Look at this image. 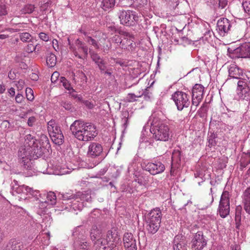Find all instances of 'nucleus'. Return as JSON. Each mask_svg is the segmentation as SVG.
<instances>
[{"instance_id":"f257e3e1","label":"nucleus","mask_w":250,"mask_h":250,"mask_svg":"<svg viewBox=\"0 0 250 250\" xmlns=\"http://www.w3.org/2000/svg\"><path fill=\"white\" fill-rule=\"evenodd\" d=\"M70 130L79 141L88 142L93 140L98 135L96 126L82 120H76L70 125Z\"/></svg>"},{"instance_id":"f03ea898","label":"nucleus","mask_w":250,"mask_h":250,"mask_svg":"<svg viewBox=\"0 0 250 250\" xmlns=\"http://www.w3.org/2000/svg\"><path fill=\"white\" fill-rule=\"evenodd\" d=\"M63 200H70V201L66 203L68 206L66 208L69 211L75 212L76 211H81L83 207L86 205L85 202H90L91 201V196L89 192L84 191V192H79L76 194H72L70 195L66 193L63 195ZM77 214V212H74Z\"/></svg>"},{"instance_id":"7ed1b4c3","label":"nucleus","mask_w":250,"mask_h":250,"mask_svg":"<svg viewBox=\"0 0 250 250\" xmlns=\"http://www.w3.org/2000/svg\"><path fill=\"white\" fill-rule=\"evenodd\" d=\"M153 137L156 140L166 142L170 138L171 131L168 125L162 121L152 123Z\"/></svg>"},{"instance_id":"20e7f679","label":"nucleus","mask_w":250,"mask_h":250,"mask_svg":"<svg viewBox=\"0 0 250 250\" xmlns=\"http://www.w3.org/2000/svg\"><path fill=\"white\" fill-rule=\"evenodd\" d=\"M122 241L115 230L107 232L106 240H98L97 244L105 246L107 244L110 250H119Z\"/></svg>"},{"instance_id":"39448f33","label":"nucleus","mask_w":250,"mask_h":250,"mask_svg":"<svg viewBox=\"0 0 250 250\" xmlns=\"http://www.w3.org/2000/svg\"><path fill=\"white\" fill-rule=\"evenodd\" d=\"M47 130L52 141L56 145H61L63 142V135L60 127L54 120H50L47 123Z\"/></svg>"},{"instance_id":"423d86ee","label":"nucleus","mask_w":250,"mask_h":250,"mask_svg":"<svg viewBox=\"0 0 250 250\" xmlns=\"http://www.w3.org/2000/svg\"><path fill=\"white\" fill-rule=\"evenodd\" d=\"M84 231L81 226H78L73 230L72 236L75 239L74 246L78 250H85L88 247V244L85 241Z\"/></svg>"},{"instance_id":"0eeeda50","label":"nucleus","mask_w":250,"mask_h":250,"mask_svg":"<svg viewBox=\"0 0 250 250\" xmlns=\"http://www.w3.org/2000/svg\"><path fill=\"white\" fill-rule=\"evenodd\" d=\"M172 99L174 102L178 110L181 111L190 105L189 96L182 91H178L174 92L172 95Z\"/></svg>"},{"instance_id":"6e6552de","label":"nucleus","mask_w":250,"mask_h":250,"mask_svg":"<svg viewBox=\"0 0 250 250\" xmlns=\"http://www.w3.org/2000/svg\"><path fill=\"white\" fill-rule=\"evenodd\" d=\"M230 195L228 191H224L221 195L218 208V214L222 218L226 217L230 211Z\"/></svg>"},{"instance_id":"1a4fd4ad","label":"nucleus","mask_w":250,"mask_h":250,"mask_svg":"<svg viewBox=\"0 0 250 250\" xmlns=\"http://www.w3.org/2000/svg\"><path fill=\"white\" fill-rule=\"evenodd\" d=\"M119 18L121 23L126 26H132L138 20V17L135 11L123 10L120 11Z\"/></svg>"},{"instance_id":"9d476101","label":"nucleus","mask_w":250,"mask_h":250,"mask_svg":"<svg viewBox=\"0 0 250 250\" xmlns=\"http://www.w3.org/2000/svg\"><path fill=\"white\" fill-rule=\"evenodd\" d=\"M68 44L70 49L73 52L76 57L79 58H83L81 53H83L85 56L88 54V47L84 43L81 41L79 39H77L75 41L74 44L71 43L69 38H68Z\"/></svg>"},{"instance_id":"9b49d317","label":"nucleus","mask_w":250,"mask_h":250,"mask_svg":"<svg viewBox=\"0 0 250 250\" xmlns=\"http://www.w3.org/2000/svg\"><path fill=\"white\" fill-rule=\"evenodd\" d=\"M38 145V141L31 134L26 136L25 147L30 148L33 156L39 157L42 155L43 152L41 147L39 146Z\"/></svg>"},{"instance_id":"f8f14e48","label":"nucleus","mask_w":250,"mask_h":250,"mask_svg":"<svg viewBox=\"0 0 250 250\" xmlns=\"http://www.w3.org/2000/svg\"><path fill=\"white\" fill-rule=\"evenodd\" d=\"M38 145V141L31 134L26 136L25 147L30 148L33 156L39 157L42 155L43 152L41 147L39 146Z\"/></svg>"},{"instance_id":"ddd939ff","label":"nucleus","mask_w":250,"mask_h":250,"mask_svg":"<svg viewBox=\"0 0 250 250\" xmlns=\"http://www.w3.org/2000/svg\"><path fill=\"white\" fill-rule=\"evenodd\" d=\"M42 164L45 168L40 170V172L43 173L62 175L69 174L71 172L70 169L64 167H55L54 168H51L52 165L50 164V166H49V164H47L45 161H43Z\"/></svg>"},{"instance_id":"4468645a","label":"nucleus","mask_w":250,"mask_h":250,"mask_svg":"<svg viewBox=\"0 0 250 250\" xmlns=\"http://www.w3.org/2000/svg\"><path fill=\"white\" fill-rule=\"evenodd\" d=\"M204 87L200 84H196L192 90V105L191 109L195 107L194 110L201 102L204 94Z\"/></svg>"},{"instance_id":"2eb2a0df","label":"nucleus","mask_w":250,"mask_h":250,"mask_svg":"<svg viewBox=\"0 0 250 250\" xmlns=\"http://www.w3.org/2000/svg\"><path fill=\"white\" fill-rule=\"evenodd\" d=\"M119 34L122 35V42L120 48L132 50L135 45L134 36L124 31H120Z\"/></svg>"},{"instance_id":"dca6fc26","label":"nucleus","mask_w":250,"mask_h":250,"mask_svg":"<svg viewBox=\"0 0 250 250\" xmlns=\"http://www.w3.org/2000/svg\"><path fill=\"white\" fill-rule=\"evenodd\" d=\"M103 151L101 144L97 142H91L87 148L86 153L88 158L95 159L99 157Z\"/></svg>"},{"instance_id":"f3484780","label":"nucleus","mask_w":250,"mask_h":250,"mask_svg":"<svg viewBox=\"0 0 250 250\" xmlns=\"http://www.w3.org/2000/svg\"><path fill=\"white\" fill-rule=\"evenodd\" d=\"M191 248L193 250H201L207 245V241L202 231H198L191 241Z\"/></svg>"},{"instance_id":"a211bd4d","label":"nucleus","mask_w":250,"mask_h":250,"mask_svg":"<svg viewBox=\"0 0 250 250\" xmlns=\"http://www.w3.org/2000/svg\"><path fill=\"white\" fill-rule=\"evenodd\" d=\"M145 170L152 175L160 174L164 171L165 167L160 161H155L154 163H148L144 166Z\"/></svg>"},{"instance_id":"6ab92c4d","label":"nucleus","mask_w":250,"mask_h":250,"mask_svg":"<svg viewBox=\"0 0 250 250\" xmlns=\"http://www.w3.org/2000/svg\"><path fill=\"white\" fill-rule=\"evenodd\" d=\"M230 27V21L227 18H222L217 21L216 30L221 36L224 37L228 33Z\"/></svg>"},{"instance_id":"aec40b11","label":"nucleus","mask_w":250,"mask_h":250,"mask_svg":"<svg viewBox=\"0 0 250 250\" xmlns=\"http://www.w3.org/2000/svg\"><path fill=\"white\" fill-rule=\"evenodd\" d=\"M124 244L126 250H137L136 240L131 233H125L124 234Z\"/></svg>"},{"instance_id":"412c9836","label":"nucleus","mask_w":250,"mask_h":250,"mask_svg":"<svg viewBox=\"0 0 250 250\" xmlns=\"http://www.w3.org/2000/svg\"><path fill=\"white\" fill-rule=\"evenodd\" d=\"M162 213L160 209L155 208L148 213L147 222L160 225Z\"/></svg>"},{"instance_id":"4be33fe9","label":"nucleus","mask_w":250,"mask_h":250,"mask_svg":"<svg viewBox=\"0 0 250 250\" xmlns=\"http://www.w3.org/2000/svg\"><path fill=\"white\" fill-rule=\"evenodd\" d=\"M18 156L22 160L24 163L30 160L31 158L36 159L37 158L35 155L31 153L30 148L27 147L21 148L18 151Z\"/></svg>"},{"instance_id":"5701e85b","label":"nucleus","mask_w":250,"mask_h":250,"mask_svg":"<svg viewBox=\"0 0 250 250\" xmlns=\"http://www.w3.org/2000/svg\"><path fill=\"white\" fill-rule=\"evenodd\" d=\"M181 163V153L179 150H174L171 157L170 172L173 174L174 170L179 167Z\"/></svg>"},{"instance_id":"b1692460","label":"nucleus","mask_w":250,"mask_h":250,"mask_svg":"<svg viewBox=\"0 0 250 250\" xmlns=\"http://www.w3.org/2000/svg\"><path fill=\"white\" fill-rule=\"evenodd\" d=\"M13 182L15 185L13 186L12 188V193L14 195L15 193L17 194H23L25 195H28V191H31L30 189V188L25 185L19 186L18 184V182L14 180Z\"/></svg>"},{"instance_id":"393cba45","label":"nucleus","mask_w":250,"mask_h":250,"mask_svg":"<svg viewBox=\"0 0 250 250\" xmlns=\"http://www.w3.org/2000/svg\"><path fill=\"white\" fill-rule=\"evenodd\" d=\"M229 77L236 79H240L243 75V71L236 64H231L229 67Z\"/></svg>"},{"instance_id":"a878e982","label":"nucleus","mask_w":250,"mask_h":250,"mask_svg":"<svg viewBox=\"0 0 250 250\" xmlns=\"http://www.w3.org/2000/svg\"><path fill=\"white\" fill-rule=\"evenodd\" d=\"M235 51L240 53L239 56L241 58H250V42L242 44Z\"/></svg>"},{"instance_id":"bb28decb","label":"nucleus","mask_w":250,"mask_h":250,"mask_svg":"<svg viewBox=\"0 0 250 250\" xmlns=\"http://www.w3.org/2000/svg\"><path fill=\"white\" fill-rule=\"evenodd\" d=\"M173 243L174 250H187L186 244L182 236L180 235L175 236Z\"/></svg>"},{"instance_id":"cd10ccee","label":"nucleus","mask_w":250,"mask_h":250,"mask_svg":"<svg viewBox=\"0 0 250 250\" xmlns=\"http://www.w3.org/2000/svg\"><path fill=\"white\" fill-rule=\"evenodd\" d=\"M91 57L93 61L98 65L101 71H104L106 69L105 63L103 58L100 56L94 53H91Z\"/></svg>"},{"instance_id":"c85d7f7f","label":"nucleus","mask_w":250,"mask_h":250,"mask_svg":"<svg viewBox=\"0 0 250 250\" xmlns=\"http://www.w3.org/2000/svg\"><path fill=\"white\" fill-rule=\"evenodd\" d=\"M97 4L104 11L109 10L115 6L116 0H96Z\"/></svg>"},{"instance_id":"c756f323","label":"nucleus","mask_w":250,"mask_h":250,"mask_svg":"<svg viewBox=\"0 0 250 250\" xmlns=\"http://www.w3.org/2000/svg\"><path fill=\"white\" fill-rule=\"evenodd\" d=\"M101 234V230L98 229L97 226L96 225H93L90 230V235L92 241L97 240L95 245L99 246L100 245L97 244L98 240H103L102 238H100Z\"/></svg>"},{"instance_id":"7c9ffc66","label":"nucleus","mask_w":250,"mask_h":250,"mask_svg":"<svg viewBox=\"0 0 250 250\" xmlns=\"http://www.w3.org/2000/svg\"><path fill=\"white\" fill-rule=\"evenodd\" d=\"M237 95L240 100L246 101H250V89L249 87L238 91Z\"/></svg>"},{"instance_id":"2f4dec72","label":"nucleus","mask_w":250,"mask_h":250,"mask_svg":"<svg viewBox=\"0 0 250 250\" xmlns=\"http://www.w3.org/2000/svg\"><path fill=\"white\" fill-rule=\"evenodd\" d=\"M22 244L17 240L11 239L7 246L6 250H21Z\"/></svg>"},{"instance_id":"473e14b6","label":"nucleus","mask_w":250,"mask_h":250,"mask_svg":"<svg viewBox=\"0 0 250 250\" xmlns=\"http://www.w3.org/2000/svg\"><path fill=\"white\" fill-rule=\"evenodd\" d=\"M147 226L146 229L148 232L151 234L155 233L159 229L160 225L157 224V223H152L146 221Z\"/></svg>"},{"instance_id":"72a5a7b5","label":"nucleus","mask_w":250,"mask_h":250,"mask_svg":"<svg viewBox=\"0 0 250 250\" xmlns=\"http://www.w3.org/2000/svg\"><path fill=\"white\" fill-rule=\"evenodd\" d=\"M45 202L50 205L53 206L56 203V196L54 192L50 191L46 195V200Z\"/></svg>"},{"instance_id":"f704fd0d","label":"nucleus","mask_w":250,"mask_h":250,"mask_svg":"<svg viewBox=\"0 0 250 250\" xmlns=\"http://www.w3.org/2000/svg\"><path fill=\"white\" fill-rule=\"evenodd\" d=\"M135 181L137 182L141 186H146L148 181V176L141 175L135 179Z\"/></svg>"},{"instance_id":"c9c22d12","label":"nucleus","mask_w":250,"mask_h":250,"mask_svg":"<svg viewBox=\"0 0 250 250\" xmlns=\"http://www.w3.org/2000/svg\"><path fill=\"white\" fill-rule=\"evenodd\" d=\"M56 63V57L52 53H50L46 58V63L49 67L54 66Z\"/></svg>"},{"instance_id":"e433bc0d","label":"nucleus","mask_w":250,"mask_h":250,"mask_svg":"<svg viewBox=\"0 0 250 250\" xmlns=\"http://www.w3.org/2000/svg\"><path fill=\"white\" fill-rule=\"evenodd\" d=\"M121 39L122 35H115L113 37L110 38V41L116 45V48H120L122 42Z\"/></svg>"},{"instance_id":"4c0bfd02","label":"nucleus","mask_w":250,"mask_h":250,"mask_svg":"<svg viewBox=\"0 0 250 250\" xmlns=\"http://www.w3.org/2000/svg\"><path fill=\"white\" fill-rule=\"evenodd\" d=\"M144 92H139L138 94L129 93L127 96V100L129 102H133L136 100L137 98L141 97L144 95Z\"/></svg>"},{"instance_id":"58836bf2","label":"nucleus","mask_w":250,"mask_h":250,"mask_svg":"<svg viewBox=\"0 0 250 250\" xmlns=\"http://www.w3.org/2000/svg\"><path fill=\"white\" fill-rule=\"evenodd\" d=\"M60 82L62 83L63 86L66 89H67L68 90L72 89L73 90V88H72L70 85V83L64 77H62L60 79Z\"/></svg>"},{"instance_id":"ea45409f","label":"nucleus","mask_w":250,"mask_h":250,"mask_svg":"<svg viewBox=\"0 0 250 250\" xmlns=\"http://www.w3.org/2000/svg\"><path fill=\"white\" fill-rule=\"evenodd\" d=\"M39 208L41 210V213H44L46 211V209L48 208H50V207H52V206H50L47 202L44 201H41L39 203V206H38Z\"/></svg>"},{"instance_id":"a19ab883","label":"nucleus","mask_w":250,"mask_h":250,"mask_svg":"<svg viewBox=\"0 0 250 250\" xmlns=\"http://www.w3.org/2000/svg\"><path fill=\"white\" fill-rule=\"evenodd\" d=\"M85 41L89 44L93 45L95 48L98 49L99 48L98 42L91 37H86Z\"/></svg>"},{"instance_id":"79ce46f5","label":"nucleus","mask_w":250,"mask_h":250,"mask_svg":"<svg viewBox=\"0 0 250 250\" xmlns=\"http://www.w3.org/2000/svg\"><path fill=\"white\" fill-rule=\"evenodd\" d=\"M25 93L28 100L32 101L34 99V92L33 90L29 87L26 88Z\"/></svg>"},{"instance_id":"37998d69","label":"nucleus","mask_w":250,"mask_h":250,"mask_svg":"<svg viewBox=\"0 0 250 250\" xmlns=\"http://www.w3.org/2000/svg\"><path fill=\"white\" fill-rule=\"evenodd\" d=\"M242 6L245 12L250 16V0H244Z\"/></svg>"},{"instance_id":"c03bdc74","label":"nucleus","mask_w":250,"mask_h":250,"mask_svg":"<svg viewBox=\"0 0 250 250\" xmlns=\"http://www.w3.org/2000/svg\"><path fill=\"white\" fill-rule=\"evenodd\" d=\"M37 46H38L37 44L35 45L32 43H29L28 44L27 46H26L25 50L28 53H32L34 51L38 52H39V49H38L37 51H36V49L37 48Z\"/></svg>"},{"instance_id":"a18cd8bd","label":"nucleus","mask_w":250,"mask_h":250,"mask_svg":"<svg viewBox=\"0 0 250 250\" xmlns=\"http://www.w3.org/2000/svg\"><path fill=\"white\" fill-rule=\"evenodd\" d=\"M246 87H248L247 83L244 80H239L237 82V92L238 91H240L242 89H243Z\"/></svg>"},{"instance_id":"49530a36","label":"nucleus","mask_w":250,"mask_h":250,"mask_svg":"<svg viewBox=\"0 0 250 250\" xmlns=\"http://www.w3.org/2000/svg\"><path fill=\"white\" fill-rule=\"evenodd\" d=\"M35 9V7L32 4L26 5L22 9V12L24 13L30 14L32 13Z\"/></svg>"},{"instance_id":"de8ad7c7","label":"nucleus","mask_w":250,"mask_h":250,"mask_svg":"<svg viewBox=\"0 0 250 250\" xmlns=\"http://www.w3.org/2000/svg\"><path fill=\"white\" fill-rule=\"evenodd\" d=\"M20 39L23 42H28L30 40L31 35L27 32L22 33L20 35Z\"/></svg>"},{"instance_id":"09e8293b","label":"nucleus","mask_w":250,"mask_h":250,"mask_svg":"<svg viewBox=\"0 0 250 250\" xmlns=\"http://www.w3.org/2000/svg\"><path fill=\"white\" fill-rule=\"evenodd\" d=\"M242 197L243 201H250V188L245 190Z\"/></svg>"},{"instance_id":"8fccbe9b","label":"nucleus","mask_w":250,"mask_h":250,"mask_svg":"<svg viewBox=\"0 0 250 250\" xmlns=\"http://www.w3.org/2000/svg\"><path fill=\"white\" fill-rule=\"evenodd\" d=\"M215 136L214 134H211V135L209 136L208 140V146L212 147L215 146L216 145V142L215 140Z\"/></svg>"},{"instance_id":"3c124183","label":"nucleus","mask_w":250,"mask_h":250,"mask_svg":"<svg viewBox=\"0 0 250 250\" xmlns=\"http://www.w3.org/2000/svg\"><path fill=\"white\" fill-rule=\"evenodd\" d=\"M15 84L17 87V90L19 91H21L23 89L24 87L25 83L23 80H20L18 82H16Z\"/></svg>"},{"instance_id":"603ef678","label":"nucleus","mask_w":250,"mask_h":250,"mask_svg":"<svg viewBox=\"0 0 250 250\" xmlns=\"http://www.w3.org/2000/svg\"><path fill=\"white\" fill-rule=\"evenodd\" d=\"M212 34V32L208 29L204 34V36L202 38L204 40L209 42V41L211 39Z\"/></svg>"},{"instance_id":"864d4df0","label":"nucleus","mask_w":250,"mask_h":250,"mask_svg":"<svg viewBox=\"0 0 250 250\" xmlns=\"http://www.w3.org/2000/svg\"><path fill=\"white\" fill-rule=\"evenodd\" d=\"M37 122V119L34 116L30 117L27 120V125L29 126H34Z\"/></svg>"},{"instance_id":"5fc2aeb1","label":"nucleus","mask_w":250,"mask_h":250,"mask_svg":"<svg viewBox=\"0 0 250 250\" xmlns=\"http://www.w3.org/2000/svg\"><path fill=\"white\" fill-rule=\"evenodd\" d=\"M133 3L137 6H144L147 3V0H132Z\"/></svg>"},{"instance_id":"6e6d98bb","label":"nucleus","mask_w":250,"mask_h":250,"mask_svg":"<svg viewBox=\"0 0 250 250\" xmlns=\"http://www.w3.org/2000/svg\"><path fill=\"white\" fill-rule=\"evenodd\" d=\"M39 37L41 40L44 42L48 41L50 38L49 36L44 32L40 33L39 34Z\"/></svg>"},{"instance_id":"4d7b16f0","label":"nucleus","mask_w":250,"mask_h":250,"mask_svg":"<svg viewBox=\"0 0 250 250\" xmlns=\"http://www.w3.org/2000/svg\"><path fill=\"white\" fill-rule=\"evenodd\" d=\"M244 208L246 212L250 214V201H243Z\"/></svg>"},{"instance_id":"13d9d810","label":"nucleus","mask_w":250,"mask_h":250,"mask_svg":"<svg viewBox=\"0 0 250 250\" xmlns=\"http://www.w3.org/2000/svg\"><path fill=\"white\" fill-rule=\"evenodd\" d=\"M24 100V97L21 93H18L15 97L16 102L21 104Z\"/></svg>"},{"instance_id":"bf43d9fd","label":"nucleus","mask_w":250,"mask_h":250,"mask_svg":"<svg viewBox=\"0 0 250 250\" xmlns=\"http://www.w3.org/2000/svg\"><path fill=\"white\" fill-rule=\"evenodd\" d=\"M195 177L196 178H201L202 179V181L198 182V185L200 186L201 185V183H203L206 179V178L204 177V176L203 175V174L202 173H200L199 172H197L194 174Z\"/></svg>"},{"instance_id":"052dcab7","label":"nucleus","mask_w":250,"mask_h":250,"mask_svg":"<svg viewBox=\"0 0 250 250\" xmlns=\"http://www.w3.org/2000/svg\"><path fill=\"white\" fill-rule=\"evenodd\" d=\"M59 73L58 72H54L51 77V81L52 83H55L58 80Z\"/></svg>"},{"instance_id":"680f3d73","label":"nucleus","mask_w":250,"mask_h":250,"mask_svg":"<svg viewBox=\"0 0 250 250\" xmlns=\"http://www.w3.org/2000/svg\"><path fill=\"white\" fill-rule=\"evenodd\" d=\"M228 0H219V7L222 9L225 8L228 5Z\"/></svg>"},{"instance_id":"e2e57ef3","label":"nucleus","mask_w":250,"mask_h":250,"mask_svg":"<svg viewBox=\"0 0 250 250\" xmlns=\"http://www.w3.org/2000/svg\"><path fill=\"white\" fill-rule=\"evenodd\" d=\"M30 189H31V191H28V194L31 195L35 198H37L38 195L39 194V191L37 190H34L31 188H30Z\"/></svg>"},{"instance_id":"0e129e2a","label":"nucleus","mask_w":250,"mask_h":250,"mask_svg":"<svg viewBox=\"0 0 250 250\" xmlns=\"http://www.w3.org/2000/svg\"><path fill=\"white\" fill-rule=\"evenodd\" d=\"M83 103L84 104V105L89 109H92L93 108L95 104L92 102L89 101H83Z\"/></svg>"},{"instance_id":"69168bd1","label":"nucleus","mask_w":250,"mask_h":250,"mask_svg":"<svg viewBox=\"0 0 250 250\" xmlns=\"http://www.w3.org/2000/svg\"><path fill=\"white\" fill-rule=\"evenodd\" d=\"M52 45L55 51H58L60 50V47L58 44V42L57 40L54 39L52 42Z\"/></svg>"},{"instance_id":"338daca9","label":"nucleus","mask_w":250,"mask_h":250,"mask_svg":"<svg viewBox=\"0 0 250 250\" xmlns=\"http://www.w3.org/2000/svg\"><path fill=\"white\" fill-rule=\"evenodd\" d=\"M7 14V11L6 10L4 5H0V16L5 15Z\"/></svg>"},{"instance_id":"774afa93","label":"nucleus","mask_w":250,"mask_h":250,"mask_svg":"<svg viewBox=\"0 0 250 250\" xmlns=\"http://www.w3.org/2000/svg\"><path fill=\"white\" fill-rule=\"evenodd\" d=\"M30 78L33 81H37L39 79V76L36 73H32L31 74H30Z\"/></svg>"}]
</instances>
